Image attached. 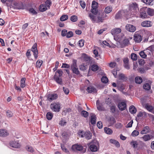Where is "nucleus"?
Segmentation results:
<instances>
[{
    "instance_id": "f704fd0d",
    "label": "nucleus",
    "mask_w": 154,
    "mask_h": 154,
    "mask_svg": "<svg viewBox=\"0 0 154 154\" xmlns=\"http://www.w3.org/2000/svg\"><path fill=\"white\" fill-rule=\"evenodd\" d=\"M145 108L149 112H151L153 108H154L152 106L149 105L148 104H146L145 106Z\"/></svg>"
},
{
    "instance_id": "423d86ee",
    "label": "nucleus",
    "mask_w": 154,
    "mask_h": 154,
    "mask_svg": "<svg viewBox=\"0 0 154 154\" xmlns=\"http://www.w3.org/2000/svg\"><path fill=\"white\" fill-rule=\"evenodd\" d=\"M98 4L95 1H93L92 3L91 12L94 14H96L98 11L97 8L98 7Z\"/></svg>"
},
{
    "instance_id": "0eeeda50",
    "label": "nucleus",
    "mask_w": 154,
    "mask_h": 154,
    "mask_svg": "<svg viewBox=\"0 0 154 154\" xmlns=\"http://www.w3.org/2000/svg\"><path fill=\"white\" fill-rule=\"evenodd\" d=\"M37 44L35 43L32 46L31 50L32 52L33 53V55L35 59H36L38 57V51L36 48Z\"/></svg>"
},
{
    "instance_id": "7ed1b4c3",
    "label": "nucleus",
    "mask_w": 154,
    "mask_h": 154,
    "mask_svg": "<svg viewBox=\"0 0 154 154\" xmlns=\"http://www.w3.org/2000/svg\"><path fill=\"white\" fill-rule=\"evenodd\" d=\"M79 134L81 137H84L87 140L91 139L92 136L91 133L89 131H86L85 132L81 131L79 132Z\"/></svg>"
},
{
    "instance_id": "c03bdc74",
    "label": "nucleus",
    "mask_w": 154,
    "mask_h": 154,
    "mask_svg": "<svg viewBox=\"0 0 154 154\" xmlns=\"http://www.w3.org/2000/svg\"><path fill=\"white\" fill-rule=\"evenodd\" d=\"M129 44V41L128 39L125 38L123 41V44L124 46L128 45Z\"/></svg>"
},
{
    "instance_id": "49530a36",
    "label": "nucleus",
    "mask_w": 154,
    "mask_h": 154,
    "mask_svg": "<svg viewBox=\"0 0 154 154\" xmlns=\"http://www.w3.org/2000/svg\"><path fill=\"white\" fill-rule=\"evenodd\" d=\"M131 59L133 60H135L137 59V55L134 53L131 54Z\"/></svg>"
},
{
    "instance_id": "c756f323",
    "label": "nucleus",
    "mask_w": 154,
    "mask_h": 154,
    "mask_svg": "<svg viewBox=\"0 0 154 154\" xmlns=\"http://www.w3.org/2000/svg\"><path fill=\"white\" fill-rule=\"evenodd\" d=\"M91 69L93 71H96L98 69L99 67L98 66L93 64L90 67Z\"/></svg>"
},
{
    "instance_id": "338daca9",
    "label": "nucleus",
    "mask_w": 154,
    "mask_h": 154,
    "mask_svg": "<svg viewBox=\"0 0 154 154\" xmlns=\"http://www.w3.org/2000/svg\"><path fill=\"white\" fill-rule=\"evenodd\" d=\"M63 90L64 93L66 94H68L69 93V90L68 88H66L63 87Z\"/></svg>"
},
{
    "instance_id": "f3484780",
    "label": "nucleus",
    "mask_w": 154,
    "mask_h": 154,
    "mask_svg": "<svg viewBox=\"0 0 154 154\" xmlns=\"http://www.w3.org/2000/svg\"><path fill=\"white\" fill-rule=\"evenodd\" d=\"M121 32V29L120 28H116L111 30V32L113 35H116Z\"/></svg>"
},
{
    "instance_id": "603ef678",
    "label": "nucleus",
    "mask_w": 154,
    "mask_h": 154,
    "mask_svg": "<svg viewBox=\"0 0 154 154\" xmlns=\"http://www.w3.org/2000/svg\"><path fill=\"white\" fill-rule=\"evenodd\" d=\"M6 115L8 117H11L13 116V113L9 110H8L6 112Z\"/></svg>"
},
{
    "instance_id": "ddd939ff",
    "label": "nucleus",
    "mask_w": 154,
    "mask_h": 154,
    "mask_svg": "<svg viewBox=\"0 0 154 154\" xmlns=\"http://www.w3.org/2000/svg\"><path fill=\"white\" fill-rule=\"evenodd\" d=\"M8 131L5 129H0V137H5L9 135Z\"/></svg>"
},
{
    "instance_id": "c85d7f7f",
    "label": "nucleus",
    "mask_w": 154,
    "mask_h": 154,
    "mask_svg": "<svg viewBox=\"0 0 154 154\" xmlns=\"http://www.w3.org/2000/svg\"><path fill=\"white\" fill-rule=\"evenodd\" d=\"M105 102L106 104L109 105V106H110L111 105L114 103L112 102L111 99L109 98L106 99L105 100Z\"/></svg>"
},
{
    "instance_id": "774afa93",
    "label": "nucleus",
    "mask_w": 154,
    "mask_h": 154,
    "mask_svg": "<svg viewBox=\"0 0 154 154\" xmlns=\"http://www.w3.org/2000/svg\"><path fill=\"white\" fill-rule=\"evenodd\" d=\"M110 122L111 125H113L116 122V120L114 118L112 117L110 118Z\"/></svg>"
},
{
    "instance_id": "58836bf2",
    "label": "nucleus",
    "mask_w": 154,
    "mask_h": 154,
    "mask_svg": "<svg viewBox=\"0 0 154 154\" xmlns=\"http://www.w3.org/2000/svg\"><path fill=\"white\" fill-rule=\"evenodd\" d=\"M81 115L85 118H87L88 116V113L85 110H82L81 112Z\"/></svg>"
},
{
    "instance_id": "a211bd4d",
    "label": "nucleus",
    "mask_w": 154,
    "mask_h": 154,
    "mask_svg": "<svg viewBox=\"0 0 154 154\" xmlns=\"http://www.w3.org/2000/svg\"><path fill=\"white\" fill-rule=\"evenodd\" d=\"M137 8V4L136 3H133L129 5V9L131 11L136 10Z\"/></svg>"
},
{
    "instance_id": "0e129e2a",
    "label": "nucleus",
    "mask_w": 154,
    "mask_h": 154,
    "mask_svg": "<svg viewBox=\"0 0 154 154\" xmlns=\"http://www.w3.org/2000/svg\"><path fill=\"white\" fill-rule=\"evenodd\" d=\"M45 4L47 7H49L51 4V2L50 0H47L45 2Z\"/></svg>"
},
{
    "instance_id": "2eb2a0df",
    "label": "nucleus",
    "mask_w": 154,
    "mask_h": 154,
    "mask_svg": "<svg viewBox=\"0 0 154 154\" xmlns=\"http://www.w3.org/2000/svg\"><path fill=\"white\" fill-rule=\"evenodd\" d=\"M9 144L10 146L14 148H18L20 146L18 142L13 141L10 142Z\"/></svg>"
},
{
    "instance_id": "72a5a7b5",
    "label": "nucleus",
    "mask_w": 154,
    "mask_h": 154,
    "mask_svg": "<svg viewBox=\"0 0 154 154\" xmlns=\"http://www.w3.org/2000/svg\"><path fill=\"white\" fill-rule=\"evenodd\" d=\"M131 144L134 148H137L138 145V143L137 141H132L131 142Z\"/></svg>"
},
{
    "instance_id": "20e7f679",
    "label": "nucleus",
    "mask_w": 154,
    "mask_h": 154,
    "mask_svg": "<svg viewBox=\"0 0 154 154\" xmlns=\"http://www.w3.org/2000/svg\"><path fill=\"white\" fill-rule=\"evenodd\" d=\"M60 105L59 103L54 102L52 103L51 105V108L53 111L59 112L60 109Z\"/></svg>"
},
{
    "instance_id": "39448f33",
    "label": "nucleus",
    "mask_w": 154,
    "mask_h": 154,
    "mask_svg": "<svg viewBox=\"0 0 154 154\" xmlns=\"http://www.w3.org/2000/svg\"><path fill=\"white\" fill-rule=\"evenodd\" d=\"M71 69L73 73L76 75L80 74L77 68L76 63L75 62H73L71 66Z\"/></svg>"
},
{
    "instance_id": "a19ab883",
    "label": "nucleus",
    "mask_w": 154,
    "mask_h": 154,
    "mask_svg": "<svg viewBox=\"0 0 154 154\" xmlns=\"http://www.w3.org/2000/svg\"><path fill=\"white\" fill-rule=\"evenodd\" d=\"M68 18V16L67 15H62L60 18V20L61 21H63L66 20Z\"/></svg>"
},
{
    "instance_id": "6e6552de",
    "label": "nucleus",
    "mask_w": 154,
    "mask_h": 154,
    "mask_svg": "<svg viewBox=\"0 0 154 154\" xmlns=\"http://www.w3.org/2000/svg\"><path fill=\"white\" fill-rule=\"evenodd\" d=\"M146 8H141L140 11V17L142 18H145L147 17V16L146 13Z\"/></svg>"
},
{
    "instance_id": "4468645a",
    "label": "nucleus",
    "mask_w": 154,
    "mask_h": 154,
    "mask_svg": "<svg viewBox=\"0 0 154 154\" xmlns=\"http://www.w3.org/2000/svg\"><path fill=\"white\" fill-rule=\"evenodd\" d=\"M58 96L56 94H49L48 96V100L50 101H51L57 99Z\"/></svg>"
},
{
    "instance_id": "a878e982",
    "label": "nucleus",
    "mask_w": 154,
    "mask_h": 154,
    "mask_svg": "<svg viewBox=\"0 0 154 154\" xmlns=\"http://www.w3.org/2000/svg\"><path fill=\"white\" fill-rule=\"evenodd\" d=\"M82 57H83L84 60L87 63H89L90 61V57L87 56V54H82Z\"/></svg>"
},
{
    "instance_id": "bf43d9fd",
    "label": "nucleus",
    "mask_w": 154,
    "mask_h": 154,
    "mask_svg": "<svg viewBox=\"0 0 154 154\" xmlns=\"http://www.w3.org/2000/svg\"><path fill=\"white\" fill-rule=\"evenodd\" d=\"M29 12L33 14H36L37 12L33 8H31L29 9Z\"/></svg>"
},
{
    "instance_id": "412c9836",
    "label": "nucleus",
    "mask_w": 154,
    "mask_h": 154,
    "mask_svg": "<svg viewBox=\"0 0 154 154\" xmlns=\"http://www.w3.org/2000/svg\"><path fill=\"white\" fill-rule=\"evenodd\" d=\"M87 91L89 93L92 92L96 93L97 92V90L94 87L89 86L88 87L87 89Z\"/></svg>"
},
{
    "instance_id": "5fc2aeb1",
    "label": "nucleus",
    "mask_w": 154,
    "mask_h": 154,
    "mask_svg": "<svg viewBox=\"0 0 154 154\" xmlns=\"http://www.w3.org/2000/svg\"><path fill=\"white\" fill-rule=\"evenodd\" d=\"M63 72L60 69L57 70V71L55 73V74L57 75V74H59V77H60L63 74Z\"/></svg>"
},
{
    "instance_id": "2f4dec72",
    "label": "nucleus",
    "mask_w": 154,
    "mask_h": 154,
    "mask_svg": "<svg viewBox=\"0 0 154 154\" xmlns=\"http://www.w3.org/2000/svg\"><path fill=\"white\" fill-rule=\"evenodd\" d=\"M105 132L108 134H111L112 133V131L110 128L105 127L104 128Z\"/></svg>"
},
{
    "instance_id": "b1692460",
    "label": "nucleus",
    "mask_w": 154,
    "mask_h": 154,
    "mask_svg": "<svg viewBox=\"0 0 154 154\" xmlns=\"http://www.w3.org/2000/svg\"><path fill=\"white\" fill-rule=\"evenodd\" d=\"M96 117L95 114H93L91 116V122L92 125L96 124Z\"/></svg>"
},
{
    "instance_id": "e2e57ef3",
    "label": "nucleus",
    "mask_w": 154,
    "mask_h": 154,
    "mask_svg": "<svg viewBox=\"0 0 154 154\" xmlns=\"http://www.w3.org/2000/svg\"><path fill=\"white\" fill-rule=\"evenodd\" d=\"M121 15L120 12L119 11L116 14L115 16V18L116 19H119L120 18Z\"/></svg>"
},
{
    "instance_id": "37998d69",
    "label": "nucleus",
    "mask_w": 154,
    "mask_h": 154,
    "mask_svg": "<svg viewBox=\"0 0 154 154\" xmlns=\"http://www.w3.org/2000/svg\"><path fill=\"white\" fill-rule=\"evenodd\" d=\"M61 148L63 151L66 152L67 154H69V152L68 149L66 148L64 145L61 144Z\"/></svg>"
},
{
    "instance_id": "7c9ffc66",
    "label": "nucleus",
    "mask_w": 154,
    "mask_h": 154,
    "mask_svg": "<svg viewBox=\"0 0 154 154\" xmlns=\"http://www.w3.org/2000/svg\"><path fill=\"white\" fill-rule=\"evenodd\" d=\"M110 141L111 143L115 144V145L117 147H119L120 146L119 142L114 139H111L110 140Z\"/></svg>"
},
{
    "instance_id": "9d476101",
    "label": "nucleus",
    "mask_w": 154,
    "mask_h": 154,
    "mask_svg": "<svg viewBox=\"0 0 154 154\" xmlns=\"http://www.w3.org/2000/svg\"><path fill=\"white\" fill-rule=\"evenodd\" d=\"M71 149L73 151H74L76 150L80 151L82 150L83 146L80 145L76 144L72 146Z\"/></svg>"
},
{
    "instance_id": "4be33fe9",
    "label": "nucleus",
    "mask_w": 154,
    "mask_h": 154,
    "mask_svg": "<svg viewBox=\"0 0 154 154\" xmlns=\"http://www.w3.org/2000/svg\"><path fill=\"white\" fill-rule=\"evenodd\" d=\"M149 127L148 126H146L144 127L141 131L140 132V134H146L149 132Z\"/></svg>"
},
{
    "instance_id": "473e14b6",
    "label": "nucleus",
    "mask_w": 154,
    "mask_h": 154,
    "mask_svg": "<svg viewBox=\"0 0 154 154\" xmlns=\"http://www.w3.org/2000/svg\"><path fill=\"white\" fill-rule=\"evenodd\" d=\"M112 10V7L111 6H108L105 8L104 11L106 13L108 14L111 12Z\"/></svg>"
},
{
    "instance_id": "6e6d98bb",
    "label": "nucleus",
    "mask_w": 154,
    "mask_h": 154,
    "mask_svg": "<svg viewBox=\"0 0 154 154\" xmlns=\"http://www.w3.org/2000/svg\"><path fill=\"white\" fill-rule=\"evenodd\" d=\"M84 40H81L79 42V45L80 47H83L84 45Z\"/></svg>"
},
{
    "instance_id": "8fccbe9b",
    "label": "nucleus",
    "mask_w": 154,
    "mask_h": 154,
    "mask_svg": "<svg viewBox=\"0 0 154 154\" xmlns=\"http://www.w3.org/2000/svg\"><path fill=\"white\" fill-rule=\"evenodd\" d=\"M101 81L104 83H106L108 81V79L106 77H103L101 79Z\"/></svg>"
},
{
    "instance_id": "69168bd1",
    "label": "nucleus",
    "mask_w": 154,
    "mask_h": 154,
    "mask_svg": "<svg viewBox=\"0 0 154 154\" xmlns=\"http://www.w3.org/2000/svg\"><path fill=\"white\" fill-rule=\"evenodd\" d=\"M42 61L38 60L36 63V66L37 67H40L42 64Z\"/></svg>"
},
{
    "instance_id": "c9c22d12",
    "label": "nucleus",
    "mask_w": 154,
    "mask_h": 154,
    "mask_svg": "<svg viewBox=\"0 0 154 154\" xmlns=\"http://www.w3.org/2000/svg\"><path fill=\"white\" fill-rule=\"evenodd\" d=\"M135 82L136 83L140 84L142 82V78L140 77H137L135 78Z\"/></svg>"
},
{
    "instance_id": "f8f14e48",
    "label": "nucleus",
    "mask_w": 154,
    "mask_h": 154,
    "mask_svg": "<svg viewBox=\"0 0 154 154\" xmlns=\"http://www.w3.org/2000/svg\"><path fill=\"white\" fill-rule=\"evenodd\" d=\"M152 22L149 20L143 21L141 23V26L144 27H150L152 26Z\"/></svg>"
},
{
    "instance_id": "13d9d810",
    "label": "nucleus",
    "mask_w": 154,
    "mask_h": 154,
    "mask_svg": "<svg viewBox=\"0 0 154 154\" xmlns=\"http://www.w3.org/2000/svg\"><path fill=\"white\" fill-rule=\"evenodd\" d=\"M97 109L99 111H104V108L101 106L100 104L97 105Z\"/></svg>"
},
{
    "instance_id": "bb28decb",
    "label": "nucleus",
    "mask_w": 154,
    "mask_h": 154,
    "mask_svg": "<svg viewBox=\"0 0 154 154\" xmlns=\"http://www.w3.org/2000/svg\"><path fill=\"white\" fill-rule=\"evenodd\" d=\"M146 12L150 16H152L154 15V11L153 9L149 8L147 9Z\"/></svg>"
},
{
    "instance_id": "dca6fc26",
    "label": "nucleus",
    "mask_w": 154,
    "mask_h": 154,
    "mask_svg": "<svg viewBox=\"0 0 154 154\" xmlns=\"http://www.w3.org/2000/svg\"><path fill=\"white\" fill-rule=\"evenodd\" d=\"M134 39L136 42H140L142 40L141 36L139 34H136L134 36Z\"/></svg>"
},
{
    "instance_id": "cd10ccee",
    "label": "nucleus",
    "mask_w": 154,
    "mask_h": 154,
    "mask_svg": "<svg viewBox=\"0 0 154 154\" xmlns=\"http://www.w3.org/2000/svg\"><path fill=\"white\" fill-rule=\"evenodd\" d=\"M129 111L132 114L135 113L137 112V109L133 106H131L129 109Z\"/></svg>"
},
{
    "instance_id": "9b49d317",
    "label": "nucleus",
    "mask_w": 154,
    "mask_h": 154,
    "mask_svg": "<svg viewBox=\"0 0 154 154\" xmlns=\"http://www.w3.org/2000/svg\"><path fill=\"white\" fill-rule=\"evenodd\" d=\"M150 54V52L147 50L141 51L139 53L140 56L143 58H146L147 57V54L149 55Z\"/></svg>"
},
{
    "instance_id": "4c0bfd02",
    "label": "nucleus",
    "mask_w": 154,
    "mask_h": 154,
    "mask_svg": "<svg viewBox=\"0 0 154 154\" xmlns=\"http://www.w3.org/2000/svg\"><path fill=\"white\" fill-rule=\"evenodd\" d=\"M26 80V79L24 78H22L21 79L20 81V86L22 88H24L25 86V82Z\"/></svg>"
},
{
    "instance_id": "f257e3e1",
    "label": "nucleus",
    "mask_w": 154,
    "mask_h": 154,
    "mask_svg": "<svg viewBox=\"0 0 154 154\" xmlns=\"http://www.w3.org/2000/svg\"><path fill=\"white\" fill-rule=\"evenodd\" d=\"M107 16V15L103 13H100L97 15H94L91 14L89 15V17L92 21L93 23H102L104 20V18Z\"/></svg>"
},
{
    "instance_id": "393cba45",
    "label": "nucleus",
    "mask_w": 154,
    "mask_h": 154,
    "mask_svg": "<svg viewBox=\"0 0 154 154\" xmlns=\"http://www.w3.org/2000/svg\"><path fill=\"white\" fill-rule=\"evenodd\" d=\"M54 80L58 83L61 85L62 83V79L61 78H59V76H57V75L55 74L54 76Z\"/></svg>"
},
{
    "instance_id": "79ce46f5",
    "label": "nucleus",
    "mask_w": 154,
    "mask_h": 154,
    "mask_svg": "<svg viewBox=\"0 0 154 154\" xmlns=\"http://www.w3.org/2000/svg\"><path fill=\"white\" fill-rule=\"evenodd\" d=\"M110 106V109L111 112L114 113L116 111V106L115 104L114 103L111 105Z\"/></svg>"
},
{
    "instance_id": "de8ad7c7",
    "label": "nucleus",
    "mask_w": 154,
    "mask_h": 154,
    "mask_svg": "<svg viewBox=\"0 0 154 154\" xmlns=\"http://www.w3.org/2000/svg\"><path fill=\"white\" fill-rule=\"evenodd\" d=\"M144 3L148 5H150L151 3L152 2V0H141Z\"/></svg>"
},
{
    "instance_id": "ea45409f",
    "label": "nucleus",
    "mask_w": 154,
    "mask_h": 154,
    "mask_svg": "<svg viewBox=\"0 0 154 154\" xmlns=\"http://www.w3.org/2000/svg\"><path fill=\"white\" fill-rule=\"evenodd\" d=\"M46 116L47 119L48 120H51L53 117V115L52 113L50 112H47Z\"/></svg>"
},
{
    "instance_id": "3c124183",
    "label": "nucleus",
    "mask_w": 154,
    "mask_h": 154,
    "mask_svg": "<svg viewBox=\"0 0 154 154\" xmlns=\"http://www.w3.org/2000/svg\"><path fill=\"white\" fill-rule=\"evenodd\" d=\"M139 134V132L137 130H134L132 132L131 135L133 137H136L138 136Z\"/></svg>"
},
{
    "instance_id": "09e8293b",
    "label": "nucleus",
    "mask_w": 154,
    "mask_h": 154,
    "mask_svg": "<svg viewBox=\"0 0 154 154\" xmlns=\"http://www.w3.org/2000/svg\"><path fill=\"white\" fill-rule=\"evenodd\" d=\"M146 113L145 112H140L138 114L137 116L138 117H143L146 116Z\"/></svg>"
},
{
    "instance_id": "052dcab7",
    "label": "nucleus",
    "mask_w": 154,
    "mask_h": 154,
    "mask_svg": "<svg viewBox=\"0 0 154 154\" xmlns=\"http://www.w3.org/2000/svg\"><path fill=\"white\" fill-rule=\"evenodd\" d=\"M119 79L121 80H124L126 79L125 75L123 74H120L119 75Z\"/></svg>"
},
{
    "instance_id": "f03ea898",
    "label": "nucleus",
    "mask_w": 154,
    "mask_h": 154,
    "mask_svg": "<svg viewBox=\"0 0 154 154\" xmlns=\"http://www.w3.org/2000/svg\"><path fill=\"white\" fill-rule=\"evenodd\" d=\"M90 149L92 152H96L97 151L98 148L97 146H99V143L96 140H92L89 143Z\"/></svg>"
},
{
    "instance_id": "6ab92c4d",
    "label": "nucleus",
    "mask_w": 154,
    "mask_h": 154,
    "mask_svg": "<svg viewBox=\"0 0 154 154\" xmlns=\"http://www.w3.org/2000/svg\"><path fill=\"white\" fill-rule=\"evenodd\" d=\"M118 106L120 110L122 111L125 109L126 105L125 102H122L119 103Z\"/></svg>"
},
{
    "instance_id": "864d4df0",
    "label": "nucleus",
    "mask_w": 154,
    "mask_h": 154,
    "mask_svg": "<svg viewBox=\"0 0 154 154\" xmlns=\"http://www.w3.org/2000/svg\"><path fill=\"white\" fill-rule=\"evenodd\" d=\"M73 35V33L72 31H69L67 33L66 37L67 38H69Z\"/></svg>"
},
{
    "instance_id": "a18cd8bd",
    "label": "nucleus",
    "mask_w": 154,
    "mask_h": 154,
    "mask_svg": "<svg viewBox=\"0 0 154 154\" xmlns=\"http://www.w3.org/2000/svg\"><path fill=\"white\" fill-rule=\"evenodd\" d=\"M70 20L72 22H75L78 20L77 17L75 15H72L71 17Z\"/></svg>"
},
{
    "instance_id": "aec40b11",
    "label": "nucleus",
    "mask_w": 154,
    "mask_h": 154,
    "mask_svg": "<svg viewBox=\"0 0 154 154\" xmlns=\"http://www.w3.org/2000/svg\"><path fill=\"white\" fill-rule=\"evenodd\" d=\"M151 82L150 81H149V83H145L143 86V88L144 89L147 90H149L151 88Z\"/></svg>"
},
{
    "instance_id": "e433bc0d",
    "label": "nucleus",
    "mask_w": 154,
    "mask_h": 154,
    "mask_svg": "<svg viewBox=\"0 0 154 154\" xmlns=\"http://www.w3.org/2000/svg\"><path fill=\"white\" fill-rule=\"evenodd\" d=\"M39 10L42 12H43L47 10V8L46 6L43 5H40L39 7Z\"/></svg>"
},
{
    "instance_id": "4d7b16f0",
    "label": "nucleus",
    "mask_w": 154,
    "mask_h": 154,
    "mask_svg": "<svg viewBox=\"0 0 154 154\" xmlns=\"http://www.w3.org/2000/svg\"><path fill=\"white\" fill-rule=\"evenodd\" d=\"M26 149L28 151L32 152L34 150L31 146H27L26 147Z\"/></svg>"
},
{
    "instance_id": "1a4fd4ad",
    "label": "nucleus",
    "mask_w": 154,
    "mask_h": 154,
    "mask_svg": "<svg viewBox=\"0 0 154 154\" xmlns=\"http://www.w3.org/2000/svg\"><path fill=\"white\" fill-rule=\"evenodd\" d=\"M126 29L129 32H133L136 30L135 27L133 25L127 24L125 26Z\"/></svg>"
},
{
    "instance_id": "680f3d73",
    "label": "nucleus",
    "mask_w": 154,
    "mask_h": 154,
    "mask_svg": "<svg viewBox=\"0 0 154 154\" xmlns=\"http://www.w3.org/2000/svg\"><path fill=\"white\" fill-rule=\"evenodd\" d=\"M117 87L119 90L120 91H122L124 89V85L123 84L118 85Z\"/></svg>"
},
{
    "instance_id": "5701e85b",
    "label": "nucleus",
    "mask_w": 154,
    "mask_h": 154,
    "mask_svg": "<svg viewBox=\"0 0 154 154\" xmlns=\"http://www.w3.org/2000/svg\"><path fill=\"white\" fill-rule=\"evenodd\" d=\"M153 137L151 135L147 134L144 135L142 137V138L143 139L144 141H146L150 140Z\"/></svg>"
}]
</instances>
